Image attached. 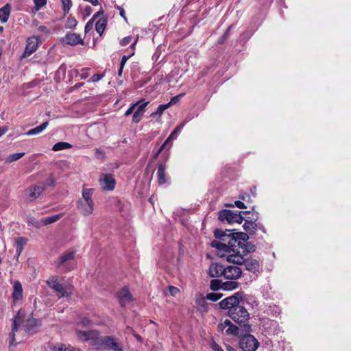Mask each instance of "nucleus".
Wrapping results in <instances>:
<instances>
[{"mask_svg":"<svg viewBox=\"0 0 351 351\" xmlns=\"http://www.w3.org/2000/svg\"><path fill=\"white\" fill-rule=\"evenodd\" d=\"M228 241V244L219 241L211 242V246L223 252L221 256H226L227 261L237 265L244 262L243 256L248 253L255 251V246L247 242L249 237L244 232H236L232 234Z\"/></svg>","mask_w":351,"mask_h":351,"instance_id":"f257e3e1","label":"nucleus"},{"mask_svg":"<svg viewBox=\"0 0 351 351\" xmlns=\"http://www.w3.org/2000/svg\"><path fill=\"white\" fill-rule=\"evenodd\" d=\"M38 321L32 314L19 311L12 319V330L10 333V346H15L23 341L27 335L36 332Z\"/></svg>","mask_w":351,"mask_h":351,"instance_id":"f03ea898","label":"nucleus"},{"mask_svg":"<svg viewBox=\"0 0 351 351\" xmlns=\"http://www.w3.org/2000/svg\"><path fill=\"white\" fill-rule=\"evenodd\" d=\"M228 316L241 328H243L244 331H251V325L248 323L250 317V313L244 306L239 304L234 308L228 311Z\"/></svg>","mask_w":351,"mask_h":351,"instance_id":"7ed1b4c3","label":"nucleus"},{"mask_svg":"<svg viewBox=\"0 0 351 351\" xmlns=\"http://www.w3.org/2000/svg\"><path fill=\"white\" fill-rule=\"evenodd\" d=\"M94 189L84 187L82 198L76 203L77 208L83 216H88L93 213L95 203L93 199Z\"/></svg>","mask_w":351,"mask_h":351,"instance_id":"20e7f679","label":"nucleus"},{"mask_svg":"<svg viewBox=\"0 0 351 351\" xmlns=\"http://www.w3.org/2000/svg\"><path fill=\"white\" fill-rule=\"evenodd\" d=\"M97 348H105L113 351H123V343L114 336L101 337Z\"/></svg>","mask_w":351,"mask_h":351,"instance_id":"39448f33","label":"nucleus"},{"mask_svg":"<svg viewBox=\"0 0 351 351\" xmlns=\"http://www.w3.org/2000/svg\"><path fill=\"white\" fill-rule=\"evenodd\" d=\"M75 251H67L62 254L57 262V267L67 271L74 267V265L71 264L75 259Z\"/></svg>","mask_w":351,"mask_h":351,"instance_id":"423d86ee","label":"nucleus"},{"mask_svg":"<svg viewBox=\"0 0 351 351\" xmlns=\"http://www.w3.org/2000/svg\"><path fill=\"white\" fill-rule=\"evenodd\" d=\"M76 334L78 339L86 341H92V344L96 348H98L99 344V340L101 337L99 336V333L97 330H87L83 331L77 330Z\"/></svg>","mask_w":351,"mask_h":351,"instance_id":"0eeeda50","label":"nucleus"},{"mask_svg":"<svg viewBox=\"0 0 351 351\" xmlns=\"http://www.w3.org/2000/svg\"><path fill=\"white\" fill-rule=\"evenodd\" d=\"M241 212L237 213L230 210H222L219 212L218 218L220 221H227L228 223H241L243 217L241 215Z\"/></svg>","mask_w":351,"mask_h":351,"instance_id":"6e6552de","label":"nucleus"},{"mask_svg":"<svg viewBox=\"0 0 351 351\" xmlns=\"http://www.w3.org/2000/svg\"><path fill=\"white\" fill-rule=\"evenodd\" d=\"M239 346L243 351H256L259 343L253 335L248 334L241 338Z\"/></svg>","mask_w":351,"mask_h":351,"instance_id":"1a4fd4ad","label":"nucleus"},{"mask_svg":"<svg viewBox=\"0 0 351 351\" xmlns=\"http://www.w3.org/2000/svg\"><path fill=\"white\" fill-rule=\"evenodd\" d=\"M241 294L239 292L235 293L234 295L227 297L225 299L220 301L218 304L220 308L227 309L228 311L230 309L234 308L239 304H240V299Z\"/></svg>","mask_w":351,"mask_h":351,"instance_id":"9d476101","label":"nucleus"},{"mask_svg":"<svg viewBox=\"0 0 351 351\" xmlns=\"http://www.w3.org/2000/svg\"><path fill=\"white\" fill-rule=\"evenodd\" d=\"M218 330L221 332L225 330V333L227 335L238 336L240 332V329L238 326L234 325L230 319H226L219 324Z\"/></svg>","mask_w":351,"mask_h":351,"instance_id":"9b49d317","label":"nucleus"},{"mask_svg":"<svg viewBox=\"0 0 351 351\" xmlns=\"http://www.w3.org/2000/svg\"><path fill=\"white\" fill-rule=\"evenodd\" d=\"M47 283L50 288L53 289L56 293H59V297L69 296L71 294V291H69L66 290L63 285L58 282L57 277H51L47 281Z\"/></svg>","mask_w":351,"mask_h":351,"instance_id":"f8f14e48","label":"nucleus"},{"mask_svg":"<svg viewBox=\"0 0 351 351\" xmlns=\"http://www.w3.org/2000/svg\"><path fill=\"white\" fill-rule=\"evenodd\" d=\"M223 276L226 279L237 280L242 275L241 269L236 265H229L224 268Z\"/></svg>","mask_w":351,"mask_h":351,"instance_id":"ddd939ff","label":"nucleus"},{"mask_svg":"<svg viewBox=\"0 0 351 351\" xmlns=\"http://www.w3.org/2000/svg\"><path fill=\"white\" fill-rule=\"evenodd\" d=\"M100 185L104 190L112 191L115 186V180L112 174H103L99 180Z\"/></svg>","mask_w":351,"mask_h":351,"instance_id":"4468645a","label":"nucleus"},{"mask_svg":"<svg viewBox=\"0 0 351 351\" xmlns=\"http://www.w3.org/2000/svg\"><path fill=\"white\" fill-rule=\"evenodd\" d=\"M45 187L41 184H36L27 189V194L30 201H33L38 197L44 191Z\"/></svg>","mask_w":351,"mask_h":351,"instance_id":"2eb2a0df","label":"nucleus"},{"mask_svg":"<svg viewBox=\"0 0 351 351\" xmlns=\"http://www.w3.org/2000/svg\"><path fill=\"white\" fill-rule=\"evenodd\" d=\"M224 267L217 263H212L208 269V274L212 278H217L223 276Z\"/></svg>","mask_w":351,"mask_h":351,"instance_id":"dca6fc26","label":"nucleus"},{"mask_svg":"<svg viewBox=\"0 0 351 351\" xmlns=\"http://www.w3.org/2000/svg\"><path fill=\"white\" fill-rule=\"evenodd\" d=\"M149 104L148 101H144L140 103L136 107V110H135L133 117H132V121L134 123H138L141 120L142 117L143 116L145 112V108Z\"/></svg>","mask_w":351,"mask_h":351,"instance_id":"f3484780","label":"nucleus"},{"mask_svg":"<svg viewBox=\"0 0 351 351\" xmlns=\"http://www.w3.org/2000/svg\"><path fill=\"white\" fill-rule=\"evenodd\" d=\"M64 42L70 45L82 44L83 40L80 34L75 33H68L63 39Z\"/></svg>","mask_w":351,"mask_h":351,"instance_id":"a211bd4d","label":"nucleus"},{"mask_svg":"<svg viewBox=\"0 0 351 351\" xmlns=\"http://www.w3.org/2000/svg\"><path fill=\"white\" fill-rule=\"evenodd\" d=\"M118 298L119 299L120 304L122 306H125L132 300V296L127 288H123L118 293Z\"/></svg>","mask_w":351,"mask_h":351,"instance_id":"6ab92c4d","label":"nucleus"},{"mask_svg":"<svg viewBox=\"0 0 351 351\" xmlns=\"http://www.w3.org/2000/svg\"><path fill=\"white\" fill-rule=\"evenodd\" d=\"M38 39L36 37H32L27 40V44L25 51V56H30L37 49Z\"/></svg>","mask_w":351,"mask_h":351,"instance_id":"aec40b11","label":"nucleus"},{"mask_svg":"<svg viewBox=\"0 0 351 351\" xmlns=\"http://www.w3.org/2000/svg\"><path fill=\"white\" fill-rule=\"evenodd\" d=\"M62 217V214H58L55 215H52L46 218L43 219L40 222H36L35 224L36 228H40L42 226H47L51 223H53L57 221H58Z\"/></svg>","mask_w":351,"mask_h":351,"instance_id":"412c9836","label":"nucleus"},{"mask_svg":"<svg viewBox=\"0 0 351 351\" xmlns=\"http://www.w3.org/2000/svg\"><path fill=\"white\" fill-rule=\"evenodd\" d=\"M195 304L197 309L201 312H206L208 310L206 298L202 294L195 295Z\"/></svg>","mask_w":351,"mask_h":351,"instance_id":"4be33fe9","label":"nucleus"},{"mask_svg":"<svg viewBox=\"0 0 351 351\" xmlns=\"http://www.w3.org/2000/svg\"><path fill=\"white\" fill-rule=\"evenodd\" d=\"M245 266L247 270L255 273L259 269V263L256 259H244Z\"/></svg>","mask_w":351,"mask_h":351,"instance_id":"5701e85b","label":"nucleus"},{"mask_svg":"<svg viewBox=\"0 0 351 351\" xmlns=\"http://www.w3.org/2000/svg\"><path fill=\"white\" fill-rule=\"evenodd\" d=\"M14 291L12 293L14 302L20 300L23 298V288L21 284L19 281H16L13 286Z\"/></svg>","mask_w":351,"mask_h":351,"instance_id":"b1692460","label":"nucleus"},{"mask_svg":"<svg viewBox=\"0 0 351 351\" xmlns=\"http://www.w3.org/2000/svg\"><path fill=\"white\" fill-rule=\"evenodd\" d=\"M11 11V6L7 3L3 7L0 8V21L1 23L8 21Z\"/></svg>","mask_w":351,"mask_h":351,"instance_id":"393cba45","label":"nucleus"},{"mask_svg":"<svg viewBox=\"0 0 351 351\" xmlns=\"http://www.w3.org/2000/svg\"><path fill=\"white\" fill-rule=\"evenodd\" d=\"M165 169L166 165L165 163H160L158 165V169L157 171V176H158V182L159 184H163L166 183L167 180L165 178Z\"/></svg>","mask_w":351,"mask_h":351,"instance_id":"a878e982","label":"nucleus"},{"mask_svg":"<svg viewBox=\"0 0 351 351\" xmlns=\"http://www.w3.org/2000/svg\"><path fill=\"white\" fill-rule=\"evenodd\" d=\"M26 243L27 239L24 237H18L15 239V247L17 257H19L21 254L23 247L26 245Z\"/></svg>","mask_w":351,"mask_h":351,"instance_id":"bb28decb","label":"nucleus"},{"mask_svg":"<svg viewBox=\"0 0 351 351\" xmlns=\"http://www.w3.org/2000/svg\"><path fill=\"white\" fill-rule=\"evenodd\" d=\"M236 232H232V233L226 234V233L224 231H222L221 230H215L214 232V235L216 239L222 240L223 241L222 243L228 244V241L230 239L229 237H231L232 236V234H234Z\"/></svg>","mask_w":351,"mask_h":351,"instance_id":"cd10ccee","label":"nucleus"},{"mask_svg":"<svg viewBox=\"0 0 351 351\" xmlns=\"http://www.w3.org/2000/svg\"><path fill=\"white\" fill-rule=\"evenodd\" d=\"M48 125H49V123L47 121L44 122L41 125H38V126H37V127H36V128H34L33 129L29 130L26 133V134L27 136H32V135L38 134L40 132H42L44 130H45Z\"/></svg>","mask_w":351,"mask_h":351,"instance_id":"c85d7f7f","label":"nucleus"},{"mask_svg":"<svg viewBox=\"0 0 351 351\" xmlns=\"http://www.w3.org/2000/svg\"><path fill=\"white\" fill-rule=\"evenodd\" d=\"M184 125H185L184 122H183V123H180V125H178L174 129V130L171 133V134L167 138V139L165 141V144H167L169 141H170L171 140H173V139H176L177 138V136H178V134L182 130V129L183 128Z\"/></svg>","mask_w":351,"mask_h":351,"instance_id":"c756f323","label":"nucleus"},{"mask_svg":"<svg viewBox=\"0 0 351 351\" xmlns=\"http://www.w3.org/2000/svg\"><path fill=\"white\" fill-rule=\"evenodd\" d=\"M107 25L106 19L101 18L99 19L95 24V29L97 33L101 36Z\"/></svg>","mask_w":351,"mask_h":351,"instance_id":"7c9ffc66","label":"nucleus"},{"mask_svg":"<svg viewBox=\"0 0 351 351\" xmlns=\"http://www.w3.org/2000/svg\"><path fill=\"white\" fill-rule=\"evenodd\" d=\"M71 147H72V145L69 143L58 142L53 146L52 150L54 152H58V151H60V150L70 149Z\"/></svg>","mask_w":351,"mask_h":351,"instance_id":"2f4dec72","label":"nucleus"},{"mask_svg":"<svg viewBox=\"0 0 351 351\" xmlns=\"http://www.w3.org/2000/svg\"><path fill=\"white\" fill-rule=\"evenodd\" d=\"M226 281L223 282V290L224 291H232L238 288L239 284V282L234 281Z\"/></svg>","mask_w":351,"mask_h":351,"instance_id":"473e14b6","label":"nucleus"},{"mask_svg":"<svg viewBox=\"0 0 351 351\" xmlns=\"http://www.w3.org/2000/svg\"><path fill=\"white\" fill-rule=\"evenodd\" d=\"M24 155H25L24 152L15 153V154H11L5 159V162L11 163L14 161H16V160H19L20 158H21Z\"/></svg>","mask_w":351,"mask_h":351,"instance_id":"72a5a7b5","label":"nucleus"},{"mask_svg":"<svg viewBox=\"0 0 351 351\" xmlns=\"http://www.w3.org/2000/svg\"><path fill=\"white\" fill-rule=\"evenodd\" d=\"M210 288L213 291H217L219 289H223V282L218 279L212 280L210 281Z\"/></svg>","mask_w":351,"mask_h":351,"instance_id":"f704fd0d","label":"nucleus"},{"mask_svg":"<svg viewBox=\"0 0 351 351\" xmlns=\"http://www.w3.org/2000/svg\"><path fill=\"white\" fill-rule=\"evenodd\" d=\"M137 40H138V38L134 41V43L132 44L131 45V48L133 49V52L128 56H123L122 57V59H121V64L120 65H121V67H124V65L126 63V62L128 61V60L133 55H134V47H135V45L137 43Z\"/></svg>","mask_w":351,"mask_h":351,"instance_id":"c9c22d12","label":"nucleus"},{"mask_svg":"<svg viewBox=\"0 0 351 351\" xmlns=\"http://www.w3.org/2000/svg\"><path fill=\"white\" fill-rule=\"evenodd\" d=\"M243 226L245 231L250 232L255 229L256 225L254 221L245 219Z\"/></svg>","mask_w":351,"mask_h":351,"instance_id":"e433bc0d","label":"nucleus"},{"mask_svg":"<svg viewBox=\"0 0 351 351\" xmlns=\"http://www.w3.org/2000/svg\"><path fill=\"white\" fill-rule=\"evenodd\" d=\"M223 295L222 293H208L206 295V299L207 300H209L210 301H213V302H215V301H217L219 300L221 298H222Z\"/></svg>","mask_w":351,"mask_h":351,"instance_id":"4c0bfd02","label":"nucleus"},{"mask_svg":"<svg viewBox=\"0 0 351 351\" xmlns=\"http://www.w3.org/2000/svg\"><path fill=\"white\" fill-rule=\"evenodd\" d=\"M169 108V107L167 104L159 105L156 111L155 112H153L152 114V117H154L155 115L161 116V114L163 113V112Z\"/></svg>","mask_w":351,"mask_h":351,"instance_id":"58836bf2","label":"nucleus"},{"mask_svg":"<svg viewBox=\"0 0 351 351\" xmlns=\"http://www.w3.org/2000/svg\"><path fill=\"white\" fill-rule=\"evenodd\" d=\"M35 5V10L36 11L41 9L47 4V0H33Z\"/></svg>","mask_w":351,"mask_h":351,"instance_id":"ea45409f","label":"nucleus"},{"mask_svg":"<svg viewBox=\"0 0 351 351\" xmlns=\"http://www.w3.org/2000/svg\"><path fill=\"white\" fill-rule=\"evenodd\" d=\"M64 12H69L72 6L71 0H61Z\"/></svg>","mask_w":351,"mask_h":351,"instance_id":"a19ab883","label":"nucleus"},{"mask_svg":"<svg viewBox=\"0 0 351 351\" xmlns=\"http://www.w3.org/2000/svg\"><path fill=\"white\" fill-rule=\"evenodd\" d=\"M142 102V100L141 101H137L136 103L132 104L129 108L128 110L125 112V116L128 117L129 115H130L133 111L135 110V108H136V106Z\"/></svg>","mask_w":351,"mask_h":351,"instance_id":"79ce46f5","label":"nucleus"},{"mask_svg":"<svg viewBox=\"0 0 351 351\" xmlns=\"http://www.w3.org/2000/svg\"><path fill=\"white\" fill-rule=\"evenodd\" d=\"M184 94L182 93V94H180L178 95H176L175 97H173L170 101L167 104L169 105V107H170L171 106L173 105V104H176L177 102L179 101V100L180 99V98L184 95Z\"/></svg>","mask_w":351,"mask_h":351,"instance_id":"37998d69","label":"nucleus"},{"mask_svg":"<svg viewBox=\"0 0 351 351\" xmlns=\"http://www.w3.org/2000/svg\"><path fill=\"white\" fill-rule=\"evenodd\" d=\"M94 21L90 19L85 25L84 31L86 33L88 32L93 29Z\"/></svg>","mask_w":351,"mask_h":351,"instance_id":"c03bdc74","label":"nucleus"},{"mask_svg":"<svg viewBox=\"0 0 351 351\" xmlns=\"http://www.w3.org/2000/svg\"><path fill=\"white\" fill-rule=\"evenodd\" d=\"M169 291L170 294L172 296H176L180 291L178 288L173 287V286H169Z\"/></svg>","mask_w":351,"mask_h":351,"instance_id":"a18cd8bd","label":"nucleus"},{"mask_svg":"<svg viewBox=\"0 0 351 351\" xmlns=\"http://www.w3.org/2000/svg\"><path fill=\"white\" fill-rule=\"evenodd\" d=\"M131 41H132V36H129L123 38L120 41V45H122V46H125L128 44H129Z\"/></svg>","mask_w":351,"mask_h":351,"instance_id":"49530a36","label":"nucleus"},{"mask_svg":"<svg viewBox=\"0 0 351 351\" xmlns=\"http://www.w3.org/2000/svg\"><path fill=\"white\" fill-rule=\"evenodd\" d=\"M73 348L71 347H66L65 345L61 344L58 346V351H73Z\"/></svg>","mask_w":351,"mask_h":351,"instance_id":"de8ad7c7","label":"nucleus"},{"mask_svg":"<svg viewBox=\"0 0 351 351\" xmlns=\"http://www.w3.org/2000/svg\"><path fill=\"white\" fill-rule=\"evenodd\" d=\"M230 206H237L239 208H245L246 206H245L244 203L241 201H235L234 204L230 205Z\"/></svg>","mask_w":351,"mask_h":351,"instance_id":"09e8293b","label":"nucleus"},{"mask_svg":"<svg viewBox=\"0 0 351 351\" xmlns=\"http://www.w3.org/2000/svg\"><path fill=\"white\" fill-rule=\"evenodd\" d=\"M56 180L54 178L51 176L46 180V184L47 186H53L55 184Z\"/></svg>","mask_w":351,"mask_h":351,"instance_id":"8fccbe9b","label":"nucleus"},{"mask_svg":"<svg viewBox=\"0 0 351 351\" xmlns=\"http://www.w3.org/2000/svg\"><path fill=\"white\" fill-rule=\"evenodd\" d=\"M102 78V75L99 74H94L91 77V81L93 82H98Z\"/></svg>","mask_w":351,"mask_h":351,"instance_id":"3c124183","label":"nucleus"},{"mask_svg":"<svg viewBox=\"0 0 351 351\" xmlns=\"http://www.w3.org/2000/svg\"><path fill=\"white\" fill-rule=\"evenodd\" d=\"M81 324H82V325L83 326L86 327V326H90V319H87V318L84 317V318H83V319H82V321H81Z\"/></svg>","mask_w":351,"mask_h":351,"instance_id":"603ef678","label":"nucleus"},{"mask_svg":"<svg viewBox=\"0 0 351 351\" xmlns=\"http://www.w3.org/2000/svg\"><path fill=\"white\" fill-rule=\"evenodd\" d=\"M38 30L42 32V33H45V34H48L49 32V29L47 28V27L45 26H43V25H41L40 27H38Z\"/></svg>","mask_w":351,"mask_h":351,"instance_id":"864d4df0","label":"nucleus"},{"mask_svg":"<svg viewBox=\"0 0 351 351\" xmlns=\"http://www.w3.org/2000/svg\"><path fill=\"white\" fill-rule=\"evenodd\" d=\"M213 349L215 351H223V350L219 346H218L216 343H215L214 346H213Z\"/></svg>","mask_w":351,"mask_h":351,"instance_id":"5fc2aeb1","label":"nucleus"},{"mask_svg":"<svg viewBox=\"0 0 351 351\" xmlns=\"http://www.w3.org/2000/svg\"><path fill=\"white\" fill-rule=\"evenodd\" d=\"M101 14H103L102 10L98 11L97 13H95L91 19H93V21H95V20Z\"/></svg>","mask_w":351,"mask_h":351,"instance_id":"6e6d98bb","label":"nucleus"},{"mask_svg":"<svg viewBox=\"0 0 351 351\" xmlns=\"http://www.w3.org/2000/svg\"><path fill=\"white\" fill-rule=\"evenodd\" d=\"M69 22L70 23V26H75L77 23V21L74 19H69Z\"/></svg>","mask_w":351,"mask_h":351,"instance_id":"4d7b16f0","label":"nucleus"},{"mask_svg":"<svg viewBox=\"0 0 351 351\" xmlns=\"http://www.w3.org/2000/svg\"><path fill=\"white\" fill-rule=\"evenodd\" d=\"M167 144H165V143L162 145V146L160 147V148L159 149V150L157 152V153H156V155H155V157L156 158L159 154L161 152V151L164 149V147H165Z\"/></svg>","mask_w":351,"mask_h":351,"instance_id":"13d9d810","label":"nucleus"},{"mask_svg":"<svg viewBox=\"0 0 351 351\" xmlns=\"http://www.w3.org/2000/svg\"><path fill=\"white\" fill-rule=\"evenodd\" d=\"M8 128L5 127L0 128V136L4 134L6 132Z\"/></svg>","mask_w":351,"mask_h":351,"instance_id":"bf43d9fd","label":"nucleus"},{"mask_svg":"<svg viewBox=\"0 0 351 351\" xmlns=\"http://www.w3.org/2000/svg\"><path fill=\"white\" fill-rule=\"evenodd\" d=\"M231 27H232V25L229 26V27L227 29V30H226V32L224 33V34H223V37H228V34H229V32H230V30Z\"/></svg>","mask_w":351,"mask_h":351,"instance_id":"052dcab7","label":"nucleus"},{"mask_svg":"<svg viewBox=\"0 0 351 351\" xmlns=\"http://www.w3.org/2000/svg\"><path fill=\"white\" fill-rule=\"evenodd\" d=\"M119 11H120L121 16H123V18H125L124 10L123 8H120Z\"/></svg>","mask_w":351,"mask_h":351,"instance_id":"680f3d73","label":"nucleus"},{"mask_svg":"<svg viewBox=\"0 0 351 351\" xmlns=\"http://www.w3.org/2000/svg\"><path fill=\"white\" fill-rule=\"evenodd\" d=\"M226 350L228 351H236L235 349L233 347L230 346H226Z\"/></svg>","mask_w":351,"mask_h":351,"instance_id":"e2e57ef3","label":"nucleus"},{"mask_svg":"<svg viewBox=\"0 0 351 351\" xmlns=\"http://www.w3.org/2000/svg\"><path fill=\"white\" fill-rule=\"evenodd\" d=\"M36 222H38V221H34V219H30L29 221V223H31L34 226H35V224H36Z\"/></svg>","mask_w":351,"mask_h":351,"instance_id":"0e129e2a","label":"nucleus"},{"mask_svg":"<svg viewBox=\"0 0 351 351\" xmlns=\"http://www.w3.org/2000/svg\"><path fill=\"white\" fill-rule=\"evenodd\" d=\"M123 67H121V65H120L119 72H118V74L119 76H121L122 73H123Z\"/></svg>","mask_w":351,"mask_h":351,"instance_id":"69168bd1","label":"nucleus"},{"mask_svg":"<svg viewBox=\"0 0 351 351\" xmlns=\"http://www.w3.org/2000/svg\"><path fill=\"white\" fill-rule=\"evenodd\" d=\"M226 38H227V37H223V36L220 38V40H219V43H223L225 41V40L226 39Z\"/></svg>","mask_w":351,"mask_h":351,"instance_id":"338daca9","label":"nucleus"},{"mask_svg":"<svg viewBox=\"0 0 351 351\" xmlns=\"http://www.w3.org/2000/svg\"><path fill=\"white\" fill-rule=\"evenodd\" d=\"M240 197L243 199V200H245V198L246 197H249V195H241Z\"/></svg>","mask_w":351,"mask_h":351,"instance_id":"774afa93","label":"nucleus"}]
</instances>
